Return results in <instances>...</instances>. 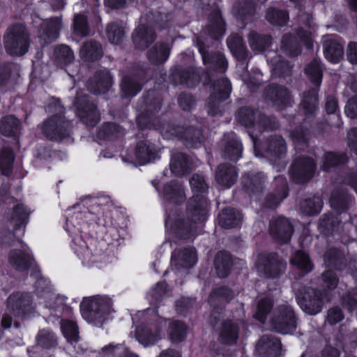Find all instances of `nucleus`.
I'll return each mask as SVG.
<instances>
[{
	"instance_id": "1",
	"label": "nucleus",
	"mask_w": 357,
	"mask_h": 357,
	"mask_svg": "<svg viewBox=\"0 0 357 357\" xmlns=\"http://www.w3.org/2000/svg\"><path fill=\"white\" fill-rule=\"evenodd\" d=\"M190 184L195 195L188 204L187 214L192 218V223L185 222L183 220H177L172 224L170 219L167 220L165 225H171V229L180 238H188L195 232L197 225L202 224L206 218L208 204L203 193L208 190V185L204 177L199 174H194Z\"/></svg>"
},
{
	"instance_id": "2",
	"label": "nucleus",
	"mask_w": 357,
	"mask_h": 357,
	"mask_svg": "<svg viewBox=\"0 0 357 357\" xmlns=\"http://www.w3.org/2000/svg\"><path fill=\"white\" fill-rule=\"evenodd\" d=\"M29 33L22 24H15L9 28L4 36V45L7 52L11 55L22 56L29 48Z\"/></svg>"
},
{
	"instance_id": "3",
	"label": "nucleus",
	"mask_w": 357,
	"mask_h": 357,
	"mask_svg": "<svg viewBox=\"0 0 357 357\" xmlns=\"http://www.w3.org/2000/svg\"><path fill=\"white\" fill-rule=\"evenodd\" d=\"M167 319L160 318L154 323L139 326L135 331L137 340L144 347L155 344L165 336Z\"/></svg>"
},
{
	"instance_id": "4",
	"label": "nucleus",
	"mask_w": 357,
	"mask_h": 357,
	"mask_svg": "<svg viewBox=\"0 0 357 357\" xmlns=\"http://www.w3.org/2000/svg\"><path fill=\"white\" fill-rule=\"evenodd\" d=\"M112 303L107 297H97L92 300L90 309L83 312L82 316L89 322L96 326H100L112 312Z\"/></svg>"
},
{
	"instance_id": "5",
	"label": "nucleus",
	"mask_w": 357,
	"mask_h": 357,
	"mask_svg": "<svg viewBox=\"0 0 357 357\" xmlns=\"http://www.w3.org/2000/svg\"><path fill=\"white\" fill-rule=\"evenodd\" d=\"M273 329L282 334H289L296 328V317L291 307L288 305L279 306L271 319Z\"/></svg>"
},
{
	"instance_id": "6",
	"label": "nucleus",
	"mask_w": 357,
	"mask_h": 357,
	"mask_svg": "<svg viewBox=\"0 0 357 357\" xmlns=\"http://www.w3.org/2000/svg\"><path fill=\"white\" fill-rule=\"evenodd\" d=\"M161 134L165 138L170 139L172 137H179L183 138L188 146H198L202 143V132L194 128L176 126L171 124L162 125L159 128Z\"/></svg>"
},
{
	"instance_id": "7",
	"label": "nucleus",
	"mask_w": 357,
	"mask_h": 357,
	"mask_svg": "<svg viewBox=\"0 0 357 357\" xmlns=\"http://www.w3.org/2000/svg\"><path fill=\"white\" fill-rule=\"evenodd\" d=\"M231 90V83L227 78H222L214 82L208 100L209 113L215 115L221 112L220 103L229 97Z\"/></svg>"
},
{
	"instance_id": "8",
	"label": "nucleus",
	"mask_w": 357,
	"mask_h": 357,
	"mask_svg": "<svg viewBox=\"0 0 357 357\" xmlns=\"http://www.w3.org/2000/svg\"><path fill=\"white\" fill-rule=\"evenodd\" d=\"M77 107V115L88 126H96L100 120V115L96 106L91 103L86 96L79 93L74 103Z\"/></svg>"
},
{
	"instance_id": "9",
	"label": "nucleus",
	"mask_w": 357,
	"mask_h": 357,
	"mask_svg": "<svg viewBox=\"0 0 357 357\" xmlns=\"http://www.w3.org/2000/svg\"><path fill=\"white\" fill-rule=\"evenodd\" d=\"M33 23L35 26H40L39 37L43 38L45 43L56 39L62 28V22L59 17L43 20L35 15L33 18Z\"/></svg>"
},
{
	"instance_id": "10",
	"label": "nucleus",
	"mask_w": 357,
	"mask_h": 357,
	"mask_svg": "<svg viewBox=\"0 0 357 357\" xmlns=\"http://www.w3.org/2000/svg\"><path fill=\"white\" fill-rule=\"evenodd\" d=\"M257 268L268 278H275L286 269V263L279 260L275 255H261L257 261Z\"/></svg>"
},
{
	"instance_id": "11",
	"label": "nucleus",
	"mask_w": 357,
	"mask_h": 357,
	"mask_svg": "<svg viewBox=\"0 0 357 357\" xmlns=\"http://www.w3.org/2000/svg\"><path fill=\"white\" fill-rule=\"evenodd\" d=\"M70 123L61 115H56L47 120L43 126L44 135L51 139H61L69 133Z\"/></svg>"
},
{
	"instance_id": "12",
	"label": "nucleus",
	"mask_w": 357,
	"mask_h": 357,
	"mask_svg": "<svg viewBox=\"0 0 357 357\" xmlns=\"http://www.w3.org/2000/svg\"><path fill=\"white\" fill-rule=\"evenodd\" d=\"M324 296L311 288H307L303 294L297 297L301 309L309 314H316L321 310Z\"/></svg>"
},
{
	"instance_id": "13",
	"label": "nucleus",
	"mask_w": 357,
	"mask_h": 357,
	"mask_svg": "<svg viewBox=\"0 0 357 357\" xmlns=\"http://www.w3.org/2000/svg\"><path fill=\"white\" fill-rule=\"evenodd\" d=\"M315 164L313 160L308 157H299L290 169V174L298 182H305L314 175Z\"/></svg>"
},
{
	"instance_id": "14",
	"label": "nucleus",
	"mask_w": 357,
	"mask_h": 357,
	"mask_svg": "<svg viewBox=\"0 0 357 357\" xmlns=\"http://www.w3.org/2000/svg\"><path fill=\"white\" fill-rule=\"evenodd\" d=\"M202 38L204 36H202L201 38H197V44L204 63L212 70H216L220 73L225 72L227 68V62L224 55L220 52L209 54L208 47L206 46Z\"/></svg>"
},
{
	"instance_id": "15",
	"label": "nucleus",
	"mask_w": 357,
	"mask_h": 357,
	"mask_svg": "<svg viewBox=\"0 0 357 357\" xmlns=\"http://www.w3.org/2000/svg\"><path fill=\"white\" fill-rule=\"evenodd\" d=\"M237 119L245 126H257L259 129L261 126L266 129H273L276 126L271 125V120L266 116H261L250 108H241L236 115Z\"/></svg>"
},
{
	"instance_id": "16",
	"label": "nucleus",
	"mask_w": 357,
	"mask_h": 357,
	"mask_svg": "<svg viewBox=\"0 0 357 357\" xmlns=\"http://www.w3.org/2000/svg\"><path fill=\"white\" fill-rule=\"evenodd\" d=\"M293 231L291 222L285 218H275L270 223V233L280 243H287L290 240Z\"/></svg>"
},
{
	"instance_id": "17",
	"label": "nucleus",
	"mask_w": 357,
	"mask_h": 357,
	"mask_svg": "<svg viewBox=\"0 0 357 357\" xmlns=\"http://www.w3.org/2000/svg\"><path fill=\"white\" fill-rule=\"evenodd\" d=\"M31 299L28 294L15 293L7 300V307L15 316H22L28 312Z\"/></svg>"
},
{
	"instance_id": "18",
	"label": "nucleus",
	"mask_w": 357,
	"mask_h": 357,
	"mask_svg": "<svg viewBox=\"0 0 357 357\" xmlns=\"http://www.w3.org/2000/svg\"><path fill=\"white\" fill-rule=\"evenodd\" d=\"M225 33V23L219 10H214L209 15L204 34H208L212 38L218 40Z\"/></svg>"
},
{
	"instance_id": "19",
	"label": "nucleus",
	"mask_w": 357,
	"mask_h": 357,
	"mask_svg": "<svg viewBox=\"0 0 357 357\" xmlns=\"http://www.w3.org/2000/svg\"><path fill=\"white\" fill-rule=\"evenodd\" d=\"M112 79L106 70H100L89 81L88 89L94 93H104L112 86Z\"/></svg>"
},
{
	"instance_id": "20",
	"label": "nucleus",
	"mask_w": 357,
	"mask_h": 357,
	"mask_svg": "<svg viewBox=\"0 0 357 357\" xmlns=\"http://www.w3.org/2000/svg\"><path fill=\"white\" fill-rule=\"evenodd\" d=\"M265 155L271 160L281 158L287 151L286 143L280 136L269 137L265 144Z\"/></svg>"
},
{
	"instance_id": "21",
	"label": "nucleus",
	"mask_w": 357,
	"mask_h": 357,
	"mask_svg": "<svg viewBox=\"0 0 357 357\" xmlns=\"http://www.w3.org/2000/svg\"><path fill=\"white\" fill-rule=\"evenodd\" d=\"M238 173L233 165H220L215 172L216 182L225 188H230L237 180Z\"/></svg>"
},
{
	"instance_id": "22",
	"label": "nucleus",
	"mask_w": 357,
	"mask_h": 357,
	"mask_svg": "<svg viewBox=\"0 0 357 357\" xmlns=\"http://www.w3.org/2000/svg\"><path fill=\"white\" fill-rule=\"evenodd\" d=\"M223 157L233 161H237L241 157L243 151L241 142L236 136L231 134L225 137Z\"/></svg>"
},
{
	"instance_id": "23",
	"label": "nucleus",
	"mask_w": 357,
	"mask_h": 357,
	"mask_svg": "<svg viewBox=\"0 0 357 357\" xmlns=\"http://www.w3.org/2000/svg\"><path fill=\"white\" fill-rule=\"evenodd\" d=\"M197 262V255L193 248H186L182 252L174 251L172 255L173 266L190 268Z\"/></svg>"
},
{
	"instance_id": "24",
	"label": "nucleus",
	"mask_w": 357,
	"mask_h": 357,
	"mask_svg": "<svg viewBox=\"0 0 357 357\" xmlns=\"http://www.w3.org/2000/svg\"><path fill=\"white\" fill-rule=\"evenodd\" d=\"M324 53L327 60L337 63L343 56V47L335 38L331 36L324 42Z\"/></svg>"
},
{
	"instance_id": "25",
	"label": "nucleus",
	"mask_w": 357,
	"mask_h": 357,
	"mask_svg": "<svg viewBox=\"0 0 357 357\" xmlns=\"http://www.w3.org/2000/svg\"><path fill=\"white\" fill-rule=\"evenodd\" d=\"M132 38L137 47L145 49L155 40V35L151 29L141 24L135 29Z\"/></svg>"
},
{
	"instance_id": "26",
	"label": "nucleus",
	"mask_w": 357,
	"mask_h": 357,
	"mask_svg": "<svg viewBox=\"0 0 357 357\" xmlns=\"http://www.w3.org/2000/svg\"><path fill=\"white\" fill-rule=\"evenodd\" d=\"M10 264L15 269L26 270L31 264V257L26 250L14 249L8 255Z\"/></svg>"
},
{
	"instance_id": "27",
	"label": "nucleus",
	"mask_w": 357,
	"mask_h": 357,
	"mask_svg": "<svg viewBox=\"0 0 357 357\" xmlns=\"http://www.w3.org/2000/svg\"><path fill=\"white\" fill-rule=\"evenodd\" d=\"M257 349L260 351L267 350L269 351L268 356L276 357L280 356L281 352V343L280 340L272 336L264 335L257 344Z\"/></svg>"
},
{
	"instance_id": "28",
	"label": "nucleus",
	"mask_w": 357,
	"mask_h": 357,
	"mask_svg": "<svg viewBox=\"0 0 357 357\" xmlns=\"http://www.w3.org/2000/svg\"><path fill=\"white\" fill-rule=\"evenodd\" d=\"M266 93L273 103L278 106L284 105L290 100L287 89L282 86L272 85L267 89Z\"/></svg>"
},
{
	"instance_id": "29",
	"label": "nucleus",
	"mask_w": 357,
	"mask_h": 357,
	"mask_svg": "<svg viewBox=\"0 0 357 357\" xmlns=\"http://www.w3.org/2000/svg\"><path fill=\"white\" fill-rule=\"evenodd\" d=\"M241 215L234 208H225L219 215V225L228 229L238 226L241 221Z\"/></svg>"
},
{
	"instance_id": "30",
	"label": "nucleus",
	"mask_w": 357,
	"mask_h": 357,
	"mask_svg": "<svg viewBox=\"0 0 357 357\" xmlns=\"http://www.w3.org/2000/svg\"><path fill=\"white\" fill-rule=\"evenodd\" d=\"M164 195L169 202L175 204L182 202L185 199L182 185L175 181L170 182L164 186Z\"/></svg>"
},
{
	"instance_id": "31",
	"label": "nucleus",
	"mask_w": 357,
	"mask_h": 357,
	"mask_svg": "<svg viewBox=\"0 0 357 357\" xmlns=\"http://www.w3.org/2000/svg\"><path fill=\"white\" fill-rule=\"evenodd\" d=\"M102 53L100 45L93 40L84 43L79 51L82 59L87 61L98 59L101 56Z\"/></svg>"
},
{
	"instance_id": "32",
	"label": "nucleus",
	"mask_w": 357,
	"mask_h": 357,
	"mask_svg": "<svg viewBox=\"0 0 357 357\" xmlns=\"http://www.w3.org/2000/svg\"><path fill=\"white\" fill-rule=\"evenodd\" d=\"M169 55V48L166 44H155L148 52L149 61L154 64L166 61Z\"/></svg>"
},
{
	"instance_id": "33",
	"label": "nucleus",
	"mask_w": 357,
	"mask_h": 357,
	"mask_svg": "<svg viewBox=\"0 0 357 357\" xmlns=\"http://www.w3.org/2000/svg\"><path fill=\"white\" fill-rule=\"evenodd\" d=\"M227 43L230 51L238 59L243 60L246 58L247 51L241 36L232 34L227 39Z\"/></svg>"
},
{
	"instance_id": "34",
	"label": "nucleus",
	"mask_w": 357,
	"mask_h": 357,
	"mask_svg": "<svg viewBox=\"0 0 357 357\" xmlns=\"http://www.w3.org/2000/svg\"><path fill=\"white\" fill-rule=\"evenodd\" d=\"M187 327L181 321L174 320L169 323L168 334L171 341L179 343L185 339Z\"/></svg>"
},
{
	"instance_id": "35",
	"label": "nucleus",
	"mask_w": 357,
	"mask_h": 357,
	"mask_svg": "<svg viewBox=\"0 0 357 357\" xmlns=\"http://www.w3.org/2000/svg\"><path fill=\"white\" fill-rule=\"evenodd\" d=\"M133 155H130V158L135 160V162L139 165H144L149 162L151 158L152 150L146 142H139L132 151Z\"/></svg>"
},
{
	"instance_id": "36",
	"label": "nucleus",
	"mask_w": 357,
	"mask_h": 357,
	"mask_svg": "<svg viewBox=\"0 0 357 357\" xmlns=\"http://www.w3.org/2000/svg\"><path fill=\"white\" fill-rule=\"evenodd\" d=\"M238 335V326L231 321H225L222 324L220 331V340L225 344H231L236 342Z\"/></svg>"
},
{
	"instance_id": "37",
	"label": "nucleus",
	"mask_w": 357,
	"mask_h": 357,
	"mask_svg": "<svg viewBox=\"0 0 357 357\" xmlns=\"http://www.w3.org/2000/svg\"><path fill=\"white\" fill-rule=\"evenodd\" d=\"M20 127V121L13 115L2 118L0 122V132L2 135L7 137L15 135Z\"/></svg>"
},
{
	"instance_id": "38",
	"label": "nucleus",
	"mask_w": 357,
	"mask_h": 357,
	"mask_svg": "<svg viewBox=\"0 0 357 357\" xmlns=\"http://www.w3.org/2000/svg\"><path fill=\"white\" fill-rule=\"evenodd\" d=\"M350 197L343 190H335L331 195L330 203L331 207L337 212L344 211L349 202Z\"/></svg>"
},
{
	"instance_id": "39",
	"label": "nucleus",
	"mask_w": 357,
	"mask_h": 357,
	"mask_svg": "<svg viewBox=\"0 0 357 357\" xmlns=\"http://www.w3.org/2000/svg\"><path fill=\"white\" fill-rule=\"evenodd\" d=\"M234 297L233 292L226 287L215 289L210 295L208 303L211 305H222Z\"/></svg>"
},
{
	"instance_id": "40",
	"label": "nucleus",
	"mask_w": 357,
	"mask_h": 357,
	"mask_svg": "<svg viewBox=\"0 0 357 357\" xmlns=\"http://www.w3.org/2000/svg\"><path fill=\"white\" fill-rule=\"evenodd\" d=\"M170 168L172 172L176 175L185 174L190 168L187 156L181 153L174 154L172 157Z\"/></svg>"
},
{
	"instance_id": "41",
	"label": "nucleus",
	"mask_w": 357,
	"mask_h": 357,
	"mask_svg": "<svg viewBox=\"0 0 357 357\" xmlns=\"http://www.w3.org/2000/svg\"><path fill=\"white\" fill-rule=\"evenodd\" d=\"M231 264V258L227 252H220L217 254L215 259V267L220 278H224L228 275Z\"/></svg>"
},
{
	"instance_id": "42",
	"label": "nucleus",
	"mask_w": 357,
	"mask_h": 357,
	"mask_svg": "<svg viewBox=\"0 0 357 357\" xmlns=\"http://www.w3.org/2000/svg\"><path fill=\"white\" fill-rule=\"evenodd\" d=\"M29 213L23 205L15 206L10 213V222L15 227V229L22 226H25L28 222Z\"/></svg>"
},
{
	"instance_id": "43",
	"label": "nucleus",
	"mask_w": 357,
	"mask_h": 357,
	"mask_svg": "<svg viewBox=\"0 0 357 357\" xmlns=\"http://www.w3.org/2000/svg\"><path fill=\"white\" fill-rule=\"evenodd\" d=\"M141 89V84L134 77H125L122 79L121 89L123 98L136 96Z\"/></svg>"
},
{
	"instance_id": "44",
	"label": "nucleus",
	"mask_w": 357,
	"mask_h": 357,
	"mask_svg": "<svg viewBox=\"0 0 357 357\" xmlns=\"http://www.w3.org/2000/svg\"><path fill=\"white\" fill-rule=\"evenodd\" d=\"M248 42L250 48L253 51L261 52L270 45L271 39L268 36H262L256 33L252 32L249 35Z\"/></svg>"
},
{
	"instance_id": "45",
	"label": "nucleus",
	"mask_w": 357,
	"mask_h": 357,
	"mask_svg": "<svg viewBox=\"0 0 357 357\" xmlns=\"http://www.w3.org/2000/svg\"><path fill=\"white\" fill-rule=\"evenodd\" d=\"M322 208V201L319 197L303 200L301 203V210L307 215H314L319 213Z\"/></svg>"
},
{
	"instance_id": "46",
	"label": "nucleus",
	"mask_w": 357,
	"mask_h": 357,
	"mask_svg": "<svg viewBox=\"0 0 357 357\" xmlns=\"http://www.w3.org/2000/svg\"><path fill=\"white\" fill-rule=\"evenodd\" d=\"M14 155L8 148L3 149L0 152V170L2 174L8 175L13 169Z\"/></svg>"
},
{
	"instance_id": "47",
	"label": "nucleus",
	"mask_w": 357,
	"mask_h": 357,
	"mask_svg": "<svg viewBox=\"0 0 357 357\" xmlns=\"http://www.w3.org/2000/svg\"><path fill=\"white\" fill-rule=\"evenodd\" d=\"M305 74L315 85L317 86H320L322 79V71L317 60H313L307 66Z\"/></svg>"
},
{
	"instance_id": "48",
	"label": "nucleus",
	"mask_w": 357,
	"mask_h": 357,
	"mask_svg": "<svg viewBox=\"0 0 357 357\" xmlns=\"http://www.w3.org/2000/svg\"><path fill=\"white\" fill-rule=\"evenodd\" d=\"M301 105L307 114H312L317 109V91L315 89H312L307 93H305Z\"/></svg>"
},
{
	"instance_id": "49",
	"label": "nucleus",
	"mask_w": 357,
	"mask_h": 357,
	"mask_svg": "<svg viewBox=\"0 0 357 357\" xmlns=\"http://www.w3.org/2000/svg\"><path fill=\"white\" fill-rule=\"evenodd\" d=\"M291 263L298 269L306 273L312 269V264L307 255L301 251H298L295 253L294 256L291 259Z\"/></svg>"
},
{
	"instance_id": "50",
	"label": "nucleus",
	"mask_w": 357,
	"mask_h": 357,
	"mask_svg": "<svg viewBox=\"0 0 357 357\" xmlns=\"http://www.w3.org/2000/svg\"><path fill=\"white\" fill-rule=\"evenodd\" d=\"M61 329L68 342L73 344L78 340V329L75 322L69 320L62 321Z\"/></svg>"
},
{
	"instance_id": "51",
	"label": "nucleus",
	"mask_w": 357,
	"mask_h": 357,
	"mask_svg": "<svg viewBox=\"0 0 357 357\" xmlns=\"http://www.w3.org/2000/svg\"><path fill=\"white\" fill-rule=\"evenodd\" d=\"M264 182V175L262 173H258L252 178L249 175L243 177V183L248 191L259 192L262 189Z\"/></svg>"
},
{
	"instance_id": "52",
	"label": "nucleus",
	"mask_w": 357,
	"mask_h": 357,
	"mask_svg": "<svg viewBox=\"0 0 357 357\" xmlns=\"http://www.w3.org/2000/svg\"><path fill=\"white\" fill-rule=\"evenodd\" d=\"M37 295L43 297L44 299L47 300V303L45 305L50 308H56L59 306H61L66 300L64 297L55 295L49 289L44 290L43 294L40 290H38Z\"/></svg>"
},
{
	"instance_id": "53",
	"label": "nucleus",
	"mask_w": 357,
	"mask_h": 357,
	"mask_svg": "<svg viewBox=\"0 0 357 357\" xmlns=\"http://www.w3.org/2000/svg\"><path fill=\"white\" fill-rule=\"evenodd\" d=\"M347 160V156L344 154L337 155L329 152L325 154L321 169L324 171H328L334 166L344 163Z\"/></svg>"
},
{
	"instance_id": "54",
	"label": "nucleus",
	"mask_w": 357,
	"mask_h": 357,
	"mask_svg": "<svg viewBox=\"0 0 357 357\" xmlns=\"http://www.w3.org/2000/svg\"><path fill=\"white\" fill-rule=\"evenodd\" d=\"M174 79L178 83H185L190 87H192L196 83L199 82V77L194 73L189 71H176L173 74Z\"/></svg>"
},
{
	"instance_id": "55",
	"label": "nucleus",
	"mask_w": 357,
	"mask_h": 357,
	"mask_svg": "<svg viewBox=\"0 0 357 357\" xmlns=\"http://www.w3.org/2000/svg\"><path fill=\"white\" fill-rule=\"evenodd\" d=\"M106 32L108 40L114 44L120 43L125 36L123 28L116 23L110 24L107 26Z\"/></svg>"
},
{
	"instance_id": "56",
	"label": "nucleus",
	"mask_w": 357,
	"mask_h": 357,
	"mask_svg": "<svg viewBox=\"0 0 357 357\" xmlns=\"http://www.w3.org/2000/svg\"><path fill=\"white\" fill-rule=\"evenodd\" d=\"M272 307L273 303L270 298L261 299L257 305V310L255 314V318L260 322L264 323Z\"/></svg>"
},
{
	"instance_id": "57",
	"label": "nucleus",
	"mask_w": 357,
	"mask_h": 357,
	"mask_svg": "<svg viewBox=\"0 0 357 357\" xmlns=\"http://www.w3.org/2000/svg\"><path fill=\"white\" fill-rule=\"evenodd\" d=\"M266 17L271 24L279 26L285 24L288 18L285 12L274 8L268 9Z\"/></svg>"
},
{
	"instance_id": "58",
	"label": "nucleus",
	"mask_w": 357,
	"mask_h": 357,
	"mask_svg": "<svg viewBox=\"0 0 357 357\" xmlns=\"http://www.w3.org/2000/svg\"><path fill=\"white\" fill-rule=\"evenodd\" d=\"M37 342L42 347L50 348L56 345V337L52 331L42 330L37 336Z\"/></svg>"
},
{
	"instance_id": "59",
	"label": "nucleus",
	"mask_w": 357,
	"mask_h": 357,
	"mask_svg": "<svg viewBox=\"0 0 357 357\" xmlns=\"http://www.w3.org/2000/svg\"><path fill=\"white\" fill-rule=\"evenodd\" d=\"M274 57L268 56L267 61H270L273 66V70L275 75L287 73L290 70V66L285 61L282 60L280 56L273 53Z\"/></svg>"
},
{
	"instance_id": "60",
	"label": "nucleus",
	"mask_w": 357,
	"mask_h": 357,
	"mask_svg": "<svg viewBox=\"0 0 357 357\" xmlns=\"http://www.w3.org/2000/svg\"><path fill=\"white\" fill-rule=\"evenodd\" d=\"M104 356L105 357H109L110 356H114L116 354H120V357H138L135 354L128 351L120 344L113 345L109 344L102 349Z\"/></svg>"
},
{
	"instance_id": "61",
	"label": "nucleus",
	"mask_w": 357,
	"mask_h": 357,
	"mask_svg": "<svg viewBox=\"0 0 357 357\" xmlns=\"http://www.w3.org/2000/svg\"><path fill=\"white\" fill-rule=\"evenodd\" d=\"M281 49L291 56H295L301 52L300 47L294 43V38L290 35L283 36L281 42Z\"/></svg>"
},
{
	"instance_id": "62",
	"label": "nucleus",
	"mask_w": 357,
	"mask_h": 357,
	"mask_svg": "<svg viewBox=\"0 0 357 357\" xmlns=\"http://www.w3.org/2000/svg\"><path fill=\"white\" fill-rule=\"evenodd\" d=\"M283 183L282 188L277 192V195L271 194L266 198V204L268 208H275L287 197L286 183L283 178H278Z\"/></svg>"
},
{
	"instance_id": "63",
	"label": "nucleus",
	"mask_w": 357,
	"mask_h": 357,
	"mask_svg": "<svg viewBox=\"0 0 357 357\" xmlns=\"http://www.w3.org/2000/svg\"><path fill=\"white\" fill-rule=\"evenodd\" d=\"M74 31L75 33L84 37L89 34V29L86 17L81 14H77L74 19Z\"/></svg>"
},
{
	"instance_id": "64",
	"label": "nucleus",
	"mask_w": 357,
	"mask_h": 357,
	"mask_svg": "<svg viewBox=\"0 0 357 357\" xmlns=\"http://www.w3.org/2000/svg\"><path fill=\"white\" fill-rule=\"evenodd\" d=\"M338 109L337 101L333 96H328L326 98V109L328 114H335L334 118L336 119V123L334 124L336 127H340L342 125V121L340 116L335 114Z\"/></svg>"
}]
</instances>
